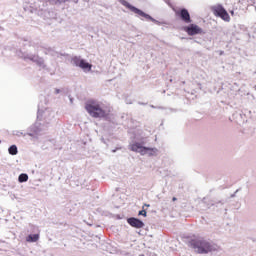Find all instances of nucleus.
Returning <instances> with one entry per match:
<instances>
[{"instance_id":"obj_7","label":"nucleus","mask_w":256,"mask_h":256,"mask_svg":"<svg viewBox=\"0 0 256 256\" xmlns=\"http://www.w3.org/2000/svg\"><path fill=\"white\" fill-rule=\"evenodd\" d=\"M174 13L176 17L181 19L183 23H191V14H189V10L182 8V9H174Z\"/></svg>"},{"instance_id":"obj_1","label":"nucleus","mask_w":256,"mask_h":256,"mask_svg":"<svg viewBox=\"0 0 256 256\" xmlns=\"http://www.w3.org/2000/svg\"><path fill=\"white\" fill-rule=\"evenodd\" d=\"M188 246L199 255H207V253L217 251V245L209 242L205 238H193L188 242Z\"/></svg>"},{"instance_id":"obj_5","label":"nucleus","mask_w":256,"mask_h":256,"mask_svg":"<svg viewBox=\"0 0 256 256\" xmlns=\"http://www.w3.org/2000/svg\"><path fill=\"white\" fill-rule=\"evenodd\" d=\"M212 11L215 17H221L222 20L226 22L231 21V17L229 16V13L227 12V10H225V8L222 5L218 4L212 7Z\"/></svg>"},{"instance_id":"obj_15","label":"nucleus","mask_w":256,"mask_h":256,"mask_svg":"<svg viewBox=\"0 0 256 256\" xmlns=\"http://www.w3.org/2000/svg\"><path fill=\"white\" fill-rule=\"evenodd\" d=\"M56 3H65V0H56Z\"/></svg>"},{"instance_id":"obj_16","label":"nucleus","mask_w":256,"mask_h":256,"mask_svg":"<svg viewBox=\"0 0 256 256\" xmlns=\"http://www.w3.org/2000/svg\"><path fill=\"white\" fill-rule=\"evenodd\" d=\"M172 201H177V198H176V197H173V198H172Z\"/></svg>"},{"instance_id":"obj_13","label":"nucleus","mask_w":256,"mask_h":256,"mask_svg":"<svg viewBox=\"0 0 256 256\" xmlns=\"http://www.w3.org/2000/svg\"><path fill=\"white\" fill-rule=\"evenodd\" d=\"M8 151H9L10 155H17V153H19V151L17 150V146L16 145L10 146Z\"/></svg>"},{"instance_id":"obj_2","label":"nucleus","mask_w":256,"mask_h":256,"mask_svg":"<svg viewBox=\"0 0 256 256\" xmlns=\"http://www.w3.org/2000/svg\"><path fill=\"white\" fill-rule=\"evenodd\" d=\"M85 109L87 113L94 119H99L101 117H107V112L101 108V105L97 101L90 100L86 103Z\"/></svg>"},{"instance_id":"obj_8","label":"nucleus","mask_w":256,"mask_h":256,"mask_svg":"<svg viewBox=\"0 0 256 256\" xmlns=\"http://www.w3.org/2000/svg\"><path fill=\"white\" fill-rule=\"evenodd\" d=\"M74 65H76V67H80V69H87L88 71H91V67L92 65L89 64L87 61H85L84 59H81L79 57H74L72 59Z\"/></svg>"},{"instance_id":"obj_11","label":"nucleus","mask_w":256,"mask_h":256,"mask_svg":"<svg viewBox=\"0 0 256 256\" xmlns=\"http://www.w3.org/2000/svg\"><path fill=\"white\" fill-rule=\"evenodd\" d=\"M27 243H37L39 241V234H30L26 237Z\"/></svg>"},{"instance_id":"obj_4","label":"nucleus","mask_w":256,"mask_h":256,"mask_svg":"<svg viewBox=\"0 0 256 256\" xmlns=\"http://www.w3.org/2000/svg\"><path fill=\"white\" fill-rule=\"evenodd\" d=\"M121 5L126 7V9H129L132 13H135V15H139V17H143L144 19H152L149 14H146L142 10L138 9L137 7L131 5L127 0H119Z\"/></svg>"},{"instance_id":"obj_3","label":"nucleus","mask_w":256,"mask_h":256,"mask_svg":"<svg viewBox=\"0 0 256 256\" xmlns=\"http://www.w3.org/2000/svg\"><path fill=\"white\" fill-rule=\"evenodd\" d=\"M130 149L135 153H140V155H155V153H157L156 148L144 147L143 144L139 142L131 144Z\"/></svg>"},{"instance_id":"obj_12","label":"nucleus","mask_w":256,"mask_h":256,"mask_svg":"<svg viewBox=\"0 0 256 256\" xmlns=\"http://www.w3.org/2000/svg\"><path fill=\"white\" fill-rule=\"evenodd\" d=\"M19 183H25L29 181V176L27 174H20L18 177Z\"/></svg>"},{"instance_id":"obj_10","label":"nucleus","mask_w":256,"mask_h":256,"mask_svg":"<svg viewBox=\"0 0 256 256\" xmlns=\"http://www.w3.org/2000/svg\"><path fill=\"white\" fill-rule=\"evenodd\" d=\"M238 5L239 6H234V9L232 11H230V14L232 16L235 15V11L243 10V6L244 7H249V0H240V1H238ZM241 5H243V6H241Z\"/></svg>"},{"instance_id":"obj_6","label":"nucleus","mask_w":256,"mask_h":256,"mask_svg":"<svg viewBox=\"0 0 256 256\" xmlns=\"http://www.w3.org/2000/svg\"><path fill=\"white\" fill-rule=\"evenodd\" d=\"M184 31L190 37H193L194 35H203L205 33L203 28L199 27L197 24H190L189 26L184 27Z\"/></svg>"},{"instance_id":"obj_9","label":"nucleus","mask_w":256,"mask_h":256,"mask_svg":"<svg viewBox=\"0 0 256 256\" xmlns=\"http://www.w3.org/2000/svg\"><path fill=\"white\" fill-rule=\"evenodd\" d=\"M127 223H129V225L131 227H134L135 229H142V227H145V224L143 223V221L137 218H128Z\"/></svg>"},{"instance_id":"obj_14","label":"nucleus","mask_w":256,"mask_h":256,"mask_svg":"<svg viewBox=\"0 0 256 256\" xmlns=\"http://www.w3.org/2000/svg\"><path fill=\"white\" fill-rule=\"evenodd\" d=\"M139 215H142L143 217H147V211L141 210L139 211Z\"/></svg>"}]
</instances>
